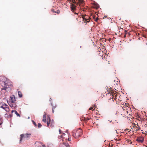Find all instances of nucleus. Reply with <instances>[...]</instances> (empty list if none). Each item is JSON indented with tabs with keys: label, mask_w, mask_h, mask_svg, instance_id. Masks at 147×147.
<instances>
[{
	"label": "nucleus",
	"mask_w": 147,
	"mask_h": 147,
	"mask_svg": "<svg viewBox=\"0 0 147 147\" xmlns=\"http://www.w3.org/2000/svg\"><path fill=\"white\" fill-rule=\"evenodd\" d=\"M48 118L49 119V121H48L47 122V126L48 127L49 126V124L50 123L51 119L50 118V116L49 115H48Z\"/></svg>",
	"instance_id": "2eb2a0df"
},
{
	"label": "nucleus",
	"mask_w": 147,
	"mask_h": 147,
	"mask_svg": "<svg viewBox=\"0 0 147 147\" xmlns=\"http://www.w3.org/2000/svg\"><path fill=\"white\" fill-rule=\"evenodd\" d=\"M6 85H10L9 86L8 88L11 87L12 86V83L11 81H7V83H6Z\"/></svg>",
	"instance_id": "4468645a"
},
{
	"label": "nucleus",
	"mask_w": 147,
	"mask_h": 147,
	"mask_svg": "<svg viewBox=\"0 0 147 147\" xmlns=\"http://www.w3.org/2000/svg\"><path fill=\"white\" fill-rule=\"evenodd\" d=\"M133 127L134 128H136V129L137 127L136 126H134Z\"/></svg>",
	"instance_id": "72a5a7b5"
},
{
	"label": "nucleus",
	"mask_w": 147,
	"mask_h": 147,
	"mask_svg": "<svg viewBox=\"0 0 147 147\" xmlns=\"http://www.w3.org/2000/svg\"><path fill=\"white\" fill-rule=\"evenodd\" d=\"M144 113H145V116H146L147 117V113H146V112L144 111Z\"/></svg>",
	"instance_id": "2f4dec72"
},
{
	"label": "nucleus",
	"mask_w": 147,
	"mask_h": 147,
	"mask_svg": "<svg viewBox=\"0 0 147 147\" xmlns=\"http://www.w3.org/2000/svg\"><path fill=\"white\" fill-rule=\"evenodd\" d=\"M61 130L60 129H59V133H60V134L61 133Z\"/></svg>",
	"instance_id": "f704fd0d"
},
{
	"label": "nucleus",
	"mask_w": 147,
	"mask_h": 147,
	"mask_svg": "<svg viewBox=\"0 0 147 147\" xmlns=\"http://www.w3.org/2000/svg\"><path fill=\"white\" fill-rule=\"evenodd\" d=\"M70 5L71 11H72L73 12H74V11L76 10V6L73 3H71Z\"/></svg>",
	"instance_id": "6e6552de"
},
{
	"label": "nucleus",
	"mask_w": 147,
	"mask_h": 147,
	"mask_svg": "<svg viewBox=\"0 0 147 147\" xmlns=\"http://www.w3.org/2000/svg\"><path fill=\"white\" fill-rule=\"evenodd\" d=\"M140 126H139V127H137V128H136V131H138L139 130H140Z\"/></svg>",
	"instance_id": "393cba45"
},
{
	"label": "nucleus",
	"mask_w": 147,
	"mask_h": 147,
	"mask_svg": "<svg viewBox=\"0 0 147 147\" xmlns=\"http://www.w3.org/2000/svg\"><path fill=\"white\" fill-rule=\"evenodd\" d=\"M60 12V11L59 10H57L56 11H55V13L57 14H59Z\"/></svg>",
	"instance_id": "4be33fe9"
},
{
	"label": "nucleus",
	"mask_w": 147,
	"mask_h": 147,
	"mask_svg": "<svg viewBox=\"0 0 147 147\" xmlns=\"http://www.w3.org/2000/svg\"><path fill=\"white\" fill-rule=\"evenodd\" d=\"M94 8L96 9H98L99 7V6L97 3H95L94 4Z\"/></svg>",
	"instance_id": "dca6fc26"
},
{
	"label": "nucleus",
	"mask_w": 147,
	"mask_h": 147,
	"mask_svg": "<svg viewBox=\"0 0 147 147\" xmlns=\"http://www.w3.org/2000/svg\"><path fill=\"white\" fill-rule=\"evenodd\" d=\"M90 119L89 118H88V119H84V120H85V121H87V120H88Z\"/></svg>",
	"instance_id": "7c9ffc66"
},
{
	"label": "nucleus",
	"mask_w": 147,
	"mask_h": 147,
	"mask_svg": "<svg viewBox=\"0 0 147 147\" xmlns=\"http://www.w3.org/2000/svg\"><path fill=\"white\" fill-rule=\"evenodd\" d=\"M18 93L19 96V97L20 98H21L22 96V94L21 92L20 91H18Z\"/></svg>",
	"instance_id": "a211bd4d"
},
{
	"label": "nucleus",
	"mask_w": 147,
	"mask_h": 147,
	"mask_svg": "<svg viewBox=\"0 0 147 147\" xmlns=\"http://www.w3.org/2000/svg\"><path fill=\"white\" fill-rule=\"evenodd\" d=\"M135 125V124L134 123H133V125Z\"/></svg>",
	"instance_id": "4c0bfd02"
},
{
	"label": "nucleus",
	"mask_w": 147,
	"mask_h": 147,
	"mask_svg": "<svg viewBox=\"0 0 147 147\" xmlns=\"http://www.w3.org/2000/svg\"><path fill=\"white\" fill-rule=\"evenodd\" d=\"M75 14H78V13H75L74 12Z\"/></svg>",
	"instance_id": "c9c22d12"
},
{
	"label": "nucleus",
	"mask_w": 147,
	"mask_h": 147,
	"mask_svg": "<svg viewBox=\"0 0 147 147\" xmlns=\"http://www.w3.org/2000/svg\"><path fill=\"white\" fill-rule=\"evenodd\" d=\"M13 112H15V113L17 115V116L20 117V115L17 113L16 111H11V113H13Z\"/></svg>",
	"instance_id": "aec40b11"
},
{
	"label": "nucleus",
	"mask_w": 147,
	"mask_h": 147,
	"mask_svg": "<svg viewBox=\"0 0 147 147\" xmlns=\"http://www.w3.org/2000/svg\"><path fill=\"white\" fill-rule=\"evenodd\" d=\"M116 113V114H117V112Z\"/></svg>",
	"instance_id": "a19ab883"
},
{
	"label": "nucleus",
	"mask_w": 147,
	"mask_h": 147,
	"mask_svg": "<svg viewBox=\"0 0 147 147\" xmlns=\"http://www.w3.org/2000/svg\"><path fill=\"white\" fill-rule=\"evenodd\" d=\"M59 147H69V146L67 143H63L60 144Z\"/></svg>",
	"instance_id": "1a4fd4ad"
},
{
	"label": "nucleus",
	"mask_w": 147,
	"mask_h": 147,
	"mask_svg": "<svg viewBox=\"0 0 147 147\" xmlns=\"http://www.w3.org/2000/svg\"><path fill=\"white\" fill-rule=\"evenodd\" d=\"M35 145L37 147H44L45 146L44 144L38 141H36L35 143Z\"/></svg>",
	"instance_id": "423d86ee"
},
{
	"label": "nucleus",
	"mask_w": 147,
	"mask_h": 147,
	"mask_svg": "<svg viewBox=\"0 0 147 147\" xmlns=\"http://www.w3.org/2000/svg\"><path fill=\"white\" fill-rule=\"evenodd\" d=\"M83 18L84 20L86 21L85 22V23H86V22H88L90 21V20L89 19V17L88 18H87L85 17H83Z\"/></svg>",
	"instance_id": "f3484780"
},
{
	"label": "nucleus",
	"mask_w": 147,
	"mask_h": 147,
	"mask_svg": "<svg viewBox=\"0 0 147 147\" xmlns=\"http://www.w3.org/2000/svg\"><path fill=\"white\" fill-rule=\"evenodd\" d=\"M72 2L73 3H76V4L77 5H78V3H76V1H75L74 0H72Z\"/></svg>",
	"instance_id": "cd10ccee"
},
{
	"label": "nucleus",
	"mask_w": 147,
	"mask_h": 147,
	"mask_svg": "<svg viewBox=\"0 0 147 147\" xmlns=\"http://www.w3.org/2000/svg\"><path fill=\"white\" fill-rule=\"evenodd\" d=\"M32 121L33 123V124H34V125H35V126H36L37 124L33 120Z\"/></svg>",
	"instance_id": "b1692460"
},
{
	"label": "nucleus",
	"mask_w": 147,
	"mask_h": 147,
	"mask_svg": "<svg viewBox=\"0 0 147 147\" xmlns=\"http://www.w3.org/2000/svg\"><path fill=\"white\" fill-rule=\"evenodd\" d=\"M72 134L74 138H77L82 135V130L80 129L74 130L73 131Z\"/></svg>",
	"instance_id": "f03ea898"
},
{
	"label": "nucleus",
	"mask_w": 147,
	"mask_h": 147,
	"mask_svg": "<svg viewBox=\"0 0 147 147\" xmlns=\"http://www.w3.org/2000/svg\"><path fill=\"white\" fill-rule=\"evenodd\" d=\"M7 82V78L5 77L4 76H0V84L2 87L1 90H6L8 88L10 85H6Z\"/></svg>",
	"instance_id": "f257e3e1"
},
{
	"label": "nucleus",
	"mask_w": 147,
	"mask_h": 147,
	"mask_svg": "<svg viewBox=\"0 0 147 147\" xmlns=\"http://www.w3.org/2000/svg\"><path fill=\"white\" fill-rule=\"evenodd\" d=\"M8 106L7 105L4 103L0 107L2 108L3 109L5 110H7L9 109Z\"/></svg>",
	"instance_id": "0eeeda50"
},
{
	"label": "nucleus",
	"mask_w": 147,
	"mask_h": 147,
	"mask_svg": "<svg viewBox=\"0 0 147 147\" xmlns=\"http://www.w3.org/2000/svg\"><path fill=\"white\" fill-rule=\"evenodd\" d=\"M45 114L43 115L42 121L45 122H46L47 115L45 112Z\"/></svg>",
	"instance_id": "ddd939ff"
},
{
	"label": "nucleus",
	"mask_w": 147,
	"mask_h": 147,
	"mask_svg": "<svg viewBox=\"0 0 147 147\" xmlns=\"http://www.w3.org/2000/svg\"><path fill=\"white\" fill-rule=\"evenodd\" d=\"M12 117V115H11V114H9V116H8V117Z\"/></svg>",
	"instance_id": "473e14b6"
},
{
	"label": "nucleus",
	"mask_w": 147,
	"mask_h": 147,
	"mask_svg": "<svg viewBox=\"0 0 147 147\" xmlns=\"http://www.w3.org/2000/svg\"><path fill=\"white\" fill-rule=\"evenodd\" d=\"M125 32H126L125 33V35L128 33V35H130V33H129V32H127L126 31V30L125 31Z\"/></svg>",
	"instance_id": "a878e982"
},
{
	"label": "nucleus",
	"mask_w": 147,
	"mask_h": 147,
	"mask_svg": "<svg viewBox=\"0 0 147 147\" xmlns=\"http://www.w3.org/2000/svg\"><path fill=\"white\" fill-rule=\"evenodd\" d=\"M137 117H138V118H140V120H142V118H140V116L139 115H138V114H137L136 115V116Z\"/></svg>",
	"instance_id": "412c9836"
},
{
	"label": "nucleus",
	"mask_w": 147,
	"mask_h": 147,
	"mask_svg": "<svg viewBox=\"0 0 147 147\" xmlns=\"http://www.w3.org/2000/svg\"><path fill=\"white\" fill-rule=\"evenodd\" d=\"M94 18L95 20V21L96 22H97L98 20V18H95L94 17Z\"/></svg>",
	"instance_id": "bb28decb"
},
{
	"label": "nucleus",
	"mask_w": 147,
	"mask_h": 147,
	"mask_svg": "<svg viewBox=\"0 0 147 147\" xmlns=\"http://www.w3.org/2000/svg\"><path fill=\"white\" fill-rule=\"evenodd\" d=\"M52 110H54L55 109V108L56 107V106H53V105H52Z\"/></svg>",
	"instance_id": "c85d7f7f"
},
{
	"label": "nucleus",
	"mask_w": 147,
	"mask_h": 147,
	"mask_svg": "<svg viewBox=\"0 0 147 147\" xmlns=\"http://www.w3.org/2000/svg\"><path fill=\"white\" fill-rule=\"evenodd\" d=\"M124 111L121 114V115L123 117H125L126 116L128 117V111ZM129 115H130V114H129Z\"/></svg>",
	"instance_id": "9b49d317"
},
{
	"label": "nucleus",
	"mask_w": 147,
	"mask_h": 147,
	"mask_svg": "<svg viewBox=\"0 0 147 147\" xmlns=\"http://www.w3.org/2000/svg\"><path fill=\"white\" fill-rule=\"evenodd\" d=\"M51 11L52 12H54V13H55V11H54V9H51Z\"/></svg>",
	"instance_id": "c756f323"
},
{
	"label": "nucleus",
	"mask_w": 147,
	"mask_h": 147,
	"mask_svg": "<svg viewBox=\"0 0 147 147\" xmlns=\"http://www.w3.org/2000/svg\"><path fill=\"white\" fill-rule=\"evenodd\" d=\"M131 107H132V109L134 108V107L133 108L131 105H130L127 103H125V106H123V108H124L125 109L123 108V109L124 110L125 109L126 110H129L131 109Z\"/></svg>",
	"instance_id": "39448f33"
},
{
	"label": "nucleus",
	"mask_w": 147,
	"mask_h": 147,
	"mask_svg": "<svg viewBox=\"0 0 147 147\" xmlns=\"http://www.w3.org/2000/svg\"><path fill=\"white\" fill-rule=\"evenodd\" d=\"M79 4L80 5L83 3V0H78Z\"/></svg>",
	"instance_id": "6ab92c4d"
},
{
	"label": "nucleus",
	"mask_w": 147,
	"mask_h": 147,
	"mask_svg": "<svg viewBox=\"0 0 147 147\" xmlns=\"http://www.w3.org/2000/svg\"><path fill=\"white\" fill-rule=\"evenodd\" d=\"M31 134H22L20 136V141L21 142L22 140V139L24 138V139H28L30 137Z\"/></svg>",
	"instance_id": "20e7f679"
},
{
	"label": "nucleus",
	"mask_w": 147,
	"mask_h": 147,
	"mask_svg": "<svg viewBox=\"0 0 147 147\" xmlns=\"http://www.w3.org/2000/svg\"><path fill=\"white\" fill-rule=\"evenodd\" d=\"M42 125L41 123H38V128H40V127H42Z\"/></svg>",
	"instance_id": "5701e85b"
},
{
	"label": "nucleus",
	"mask_w": 147,
	"mask_h": 147,
	"mask_svg": "<svg viewBox=\"0 0 147 147\" xmlns=\"http://www.w3.org/2000/svg\"><path fill=\"white\" fill-rule=\"evenodd\" d=\"M136 125H138V124L137 123V124H136Z\"/></svg>",
	"instance_id": "ea45409f"
},
{
	"label": "nucleus",
	"mask_w": 147,
	"mask_h": 147,
	"mask_svg": "<svg viewBox=\"0 0 147 147\" xmlns=\"http://www.w3.org/2000/svg\"><path fill=\"white\" fill-rule=\"evenodd\" d=\"M136 140L140 143H142L144 140V138L142 137H138Z\"/></svg>",
	"instance_id": "9d476101"
},
{
	"label": "nucleus",
	"mask_w": 147,
	"mask_h": 147,
	"mask_svg": "<svg viewBox=\"0 0 147 147\" xmlns=\"http://www.w3.org/2000/svg\"><path fill=\"white\" fill-rule=\"evenodd\" d=\"M68 140H69V141L70 140H69V138L68 139Z\"/></svg>",
	"instance_id": "58836bf2"
},
{
	"label": "nucleus",
	"mask_w": 147,
	"mask_h": 147,
	"mask_svg": "<svg viewBox=\"0 0 147 147\" xmlns=\"http://www.w3.org/2000/svg\"><path fill=\"white\" fill-rule=\"evenodd\" d=\"M9 100V103L10 104L9 105L12 108V109H15L16 106V104L15 102L16 101V100L15 96L13 95L12 96L10 97Z\"/></svg>",
	"instance_id": "7ed1b4c3"
},
{
	"label": "nucleus",
	"mask_w": 147,
	"mask_h": 147,
	"mask_svg": "<svg viewBox=\"0 0 147 147\" xmlns=\"http://www.w3.org/2000/svg\"><path fill=\"white\" fill-rule=\"evenodd\" d=\"M2 122L0 123V126L2 124Z\"/></svg>",
	"instance_id": "e433bc0d"
},
{
	"label": "nucleus",
	"mask_w": 147,
	"mask_h": 147,
	"mask_svg": "<svg viewBox=\"0 0 147 147\" xmlns=\"http://www.w3.org/2000/svg\"><path fill=\"white\" fill-rule=\"evenodd\" d=\"M97 109L98 108H97L96 106H94L91 107L90 108H89V110H97Z\"/></svg>",
	"instance_id": "f8f14e48"
}]
</instances>
